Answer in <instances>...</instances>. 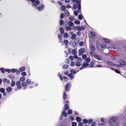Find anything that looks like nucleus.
<instances>
[{"label": "nucleus", "instance_id": "2", "mask_svg": "<svg viewBox=\"0 0 126 126\" xmlns=\"http://www.w3.org/2000/svg\"><path fill=\"white\" fill-rule=\"evenodd\" d=\"M69 108V107L68 105L67 104H65L64 106V110L63 111L62 113V114L63 115H64L65 117H66L67 115V113H65V110H67Z\"/></svg>", "mask_w": 126, "mask_h": 126}, {"label": "nucleus", "instance_id": "9", "mask_svg": "<svg viewBox=\"0 0 126 126\" xmlns=\"http://www.w3.org/2000/svg\"><path fill=\"white\" fill-rule=\"evenodd\" d=\"M79 56L80 54L83 53L85 52V49L84 48H81L79 50Z\"/></svg>", "mask_w": 126, "mask_h": 126}, {"label": "nucleus", "instance_id": "5", "mask_svg": "<svg viewBox=\"0 0 126 126\" xmlns=\"http://www.w3.org/2000/svg\"><path fill=\"white\" fill-rule=\"evenodd\" d=\"M77 30L79 31H80L81 30H83L84 29V27L83 26H77Z\"/></svg>", "mask_w": 126, "mask_h": 126}, {"label": "nucleus", "instance_id": "36", "mask_svg": "<svg viewBox=\"0 0 126 126\" xmlns=\"http://www.w3.org/2000/svg\"><path fill=\"white\" fill-rule=\"evenodd\" d=\"M68 43V41L67 40H64L63 42V44H64V45H66V44Z\"/></svg>", "mask_w": 126, "mask_h": 126}, {"label": "nucleus", "instance_id": "14", "mask_svg": "<svg viewBox=\"0 0 126 126\" xmlns=\"http://www.w3.org/2000/svg\"><path fill=\"white\" fill-rule=\"evenodd\" d=\"M90 34L91 35V37H95L96 35V34L95 32L91 31L90 32Z\"/></svg>", "mask_w": 126, "mask_h": 126}, {"label": "nucleus", "instance_id": "56", "mask_svg": "<svg viewBox=\"0 0 126 126\" xmlns=\"http://www.w3.org/2000/svg\"><path fill=\"white\" fill-rule=\"evenodd\" d=\"M78 18L80 19H82V16L81 15H79L78 16Z\"/></svg>", "mask_w": 126, "mask_h": 126}, {"label": "nucleus", "instance_id": "57", "mask_svg": "<svg viewBox=\"0 0 126 126\" xmlns=\"http://www.w3.org/2000/svg\"><path fill=\"white\" fill-rule=\"evenodd\" d=\"M86 61L87 62H89L90 61V59L89 58H87L86 60Z\"/></svg>", "mask_w": 126, "mask_h": 126}, {"label": "nucleus", "instance_id": "50", "mask_svg": "<svg viewBox=\"0 0 126 126\" xmlns=\"http://www.w3.org/2000/svg\"><path fill=\"white\" fill-rule=\"evenodd\" d=\"M68 34L67 33H64V37H67L68 36Z\"/></svg>", "mask_w": 126, "mask_h": 126}, {"label": "nucleus", "instance_id": "4", "mask_svg": "<svg viewBox=\"0 0 126 126\" xmlns=\"http://www.w3.org/2000/svg\"><path fill=\"white\" fill-rule=\"evenodd\" d=\"M74 1L75 2H76V4H78V9L80 10L81 9V6L80 5V1L79 0H74Z\"/></svg>", "mask_w": 126, "mask_h": 126}, {"label": "nucleus", "instance_id": "54", "mask_svg": "<svg viewBox=\"0 0 126 126\" xmlns=\"http://www.w3.org/2000/svg\"><path fill=\"white\" fill-rule=\"evenodd\" d=\"M106 47V46L105 45V44H102V46L101 47V48H105Z\"/></svg>", "mask_w": 126, "mask_h": 126}, {"label": "nucleus", "instance_id": "40", "mask_svg": "<svg viewBox=\"0 0 126 126\" xmlns=\"http://www.w3.org/2000/svg\"><path fill=\"white\" fill-rule=\"evenodd\" d=\"M73 8L75 9H76L78 8V5L76 4H74L73 5Z\"/></svg>", "mask_w": 126, "mask_h": 126}, {"label": "nucleus", "instance_id": "49", "mask_svg": "<svg viewBox=\"0 0 126 126\" xmlns=\"http://www.w3.org/2000/svg\"><path fill=\"white\" fill-rule=\"evenodd\" d=\"M27 83H28L30 84L31 83V81L29 79H27L26 80Z\"/></svg>", "mask_w": 126, "mask_h": 126}, {"label": "nucleus", "instance_id": "61", "mask_svg": "<svg viewBox=\"0 0 126 126\" xmlns=\"http://www.w3.org/2000/svg\"><path fill=\"white\" fill-rule=\"evenodd\" d=\"M61 36H62L61 34L58 35V38L59 40H60Z\"/></svg>", "mask_w": 126, "mask_h": 126}, {"label": "nucleus", "instance_id": "22", "mask_svg": "<svg viewBox=\"0 0 126 126\" xmlns=\"http://www.w3.org/2000/svg\"><path fill=\"white\" fill-rule=\"evenodd\" d=\"M68 67V66L67 64L64 65L63 66V69H66Z\"/></svg>", "mask_w": 126, "mask_h": 126}, {"label": "nucleus", "instance_id": "27", "mask_svg": "<svg viewBox=\"0 0 126 126\" xmlns=\"http://www.w3.org/2000/svg\"><path fill=\"white\" fill-rule=\"evenodd\" d=\"M66 8V7L65 6H62L61 7V10L62 11L64 10Z\"/></svg>", "mask_w": 126, "mask_h": 126}, {"label": "nucleus", "instance_id": "60", "mask_svg": "<svg viewBox=\"0 0 126 126\" xmlns=\"http://www.w3.org/2000/svg\"><path fill=\"white\" fill-rule=\"evenodd\" d=\"M59 77L60 78V79L61 80H62L63 79V78L60 75H59Z\"/></svg>", "mask_w": 126, "mask_h": 126}, {"label": "nucleus", "instance_id": "18", "mask_svg": "<svg viewBox=\"0 0 126 126\" xmlns=\"http://www.w3.org/2000/svg\"><path fill=\"white\" fill-rule=\"evenodd\" d=\"M66 30L67 31H70L72 29V28L71 27H70L69 26H67L66 27Z\"/></svg>", "mask_w": 126, "mask_h": 126}, {"label": "nucleus", "instance_id": "10", "mask_svg": "<svg viewBox=\"0 0 126 126\" xmlns=\"http://www.w3.org/2000/svg\"><path fill=\"white\" fill-rule=\"evenodd\" d=\"M89 65V63H84L82 65V68H80V70H81L82 69H83V68H85V67L88 66Z\"/></svg>", "mask_w": 126, "mask_h": 126}, {"label": "nucleus", "instance_id": "6", "mask_svg": "<svg viewBox=\"0 0 126 126\" xmlns=\"http://www.w3.org/2000/svg\"><path fill=\"white\" fill-rule=\"evenodd\" d=\"M39 3V1L38 0H37L35 1V4L33 3L32 4V5L33 7H37V5H38Z\"/></svg>", "mask_w": 126, "mask_h": 126}, {"label": "nucleus", "instance_id": "39", "mask_svg": "<svg viewBox=\"0 0 126 126\" xmlns=\"http://www.w3.org/2000/svg\"><path fill=\"white\" fill-rule=\"evenodd\" d=\"M22 85L23 86H25L27 85V84L25 82H23L22 83Z\"/></svg>", "mask_w": 126, "mask_h": 126}, {"label": "nucleus", "instance_id": "12", "mask_svg": "<svg viewBox=\"0 0 126 126\" xmlns=\"http://www.w3.org/2000/svg\"><path fill=\"white\" fill-rule=\"evenodd\" d=\"M12 89L11 87H8L6 89L7 91L8 92H10L12 90Z\"/></svg>", "mask_w": 126, "mask_h": 126}, {"label": "nucleus", "instance_id": "19", "mask_svg": "<svg viewBox=\"0 0 126 126\" xmlns=\"http://www.w3.org/2000/svg\"><path fill=\"white\" fill-rule=\"evenodd\" d=\"M90 53L92 56H94H94L95 55V53L93 51H90Z\"/></svg>", "mask_w": 126, "mask_h": 126}, {"label": "nucleus", "instance_id": "58", "mask_svg": "<svg viewBox=\"0 0 126 126\" xmlns=\"http://www.w3.org/2000/svg\"><path fill=\"white\" fill-rule=\"evenodd\" d=\"M5 71L6 72H7L8 73H10V71H11V70L10 69H6L5 70Z\"/></svg>", "mask_w": 126, "mask_h": 126}, {"label": "nucleus", "instance_id": "34", "mask_svg": "<svg viewBox=\"0 0 126 126\" xmlns=\"http://www.w3.org/2000/svg\"><path fill=\"white\" fill-rule=\"evenodd\" d=\"M65 62L66 63H68L69 62V59H66L65 61Z\"/></svg>", "mask_w": 126, "mask_h": 126}, {"label": "nucleus", "instance_id": "42", "mask_svg": "<svg viewBox=\"0 0 126 126\" xmlns=\"http://www.w3.org/2000/svg\"><path fill=\"white\" fill-rule=\"evenodd\" d=\"M93 120L92 119H90L88 120V123L89 124H90L93 121Z\"/></svg>", "mask_w": 126, "mask_h": 126}, {"label": "nucleus", "instance_id": "44", "mask_svg": "<svg viewBox=\"0 0 126 126\" xmlns=\"http://www.w3.org/2000/svg\"><path fill=\"white\" fill-rule=\"evenodd\" d=\"M64 15L63 14V13H62L61 14V15L60 16V18L61 19H63L64 17Z\"/></svg>", "mask_w": 126, "mask_h": 126}, {"label": "nucleus", "instance_id": "47", "mask_svg": "<svg viewBox=\"0 0 126 126\" xmlns=\"http://www.w3.org/2000/svg\"><path fill=\"white\" fill-rule=\"evenodd\" d=\"M4 91V89L3 88H1L0 89V91L1 93L3 92Z\"/></svg>", "mask_w": 126, "mask_h": 126}, {"label": "nucleus", "instance_id": "41", "mask_svg": "<svg viewBox=\"0 0 126 126\" xmlns=\"http://www.w3.org/2000/svg\"><path fill=\"white\" fill-rule=\"evenodd\" d=\"M16 69H12L11 70V71L12 73H14L16 72Z\"/></svg>", "mask_w": 126, "mask_h": 126}, {"label": "nucleus", "instance_id": "63", "mask_svg": "<svg viewBox=\"0 0 126 126\" xmlns=\"http://www.w3.org/2000/svg\"><path fill=\"white\" fill-rule=\"evenodd\" d=\"M77 26L75 27V26H73L72 27V28L73 29H74L75 30H77Z\"/></svg>", "mask_w": 126, "mask_h": 126}, {"label": "nucleus", "instance_id": "38", "mask_svg": "<svg viewBox=\"0 0 126 126\" xmlns=\"http://www.w3.org/2000/svg\"><path fill=\"white\" fill-rule=\"evenodd\" d=\"M69 58L70 59V60L71 61H72L73 60L74 58L73 57V56H69Z\"/></svg>", "mask_w": 126, "mask_h": 126}, {"label": "nucleus", "instance_id": "3", "mask_svg": "<svg viewBox=\"0 0 126 126\" xmlns=\"http://www.w3.org/2000/svg\"><path fill=\"white\" fill-rule=\"evenodd\" d=\"M119 61L120 63V64H117V65H116V66L118 67H122L126 65V63L124 61L122 60H119Z\"/></svg>", "mask_w": 126, "mask_h": 126}, {"label": "nucleus", "instance_id": "31", "mask_svg": "<svg viewBox=\"0 0 126 126\" xmlns=\"http://www.w3.org/2000/svg\"><path fill=\"white\" fill-rule=\"evenodd\" d=\"M83 122L84 124L88 123V120L86 119H83Z\"/></svg>", "mask_w": 126, "mask_h": 126}, {"label": "nucleus", "instance_id": "37", "mask_svg": "<svg viewBox=\"0 0 126 126\" xmlns=\"http://www.w3.org/2000/svg\"><path fill=\"white\" fill-rule=\"evenodd\" d=\"M77 123L75 122H72V126H76Z\"/></svg>", "mask_w": 126, "mask_h": 126}, {"label": "nucleus", "instance_id": "59", "mask_svg": "<svg viewBox=\"0 0 126 126\" xmlns=\"http://www.w3.org/2000/svg\"><path fill=\"white\" fill-rule=\"evenodd\" d=\"M74 58L76 59H77L78 58V57L76 55H74V56H73Z\"/></svg>", "mask_w": 126, "mask_h": 126}, {"label": "nucleus", "instance_id": "15", "mask_svg": "<svg viewBox=\"0 0 126 126\" xmlns=\"http://www.w3.org/2000/svg\"><path fill=\"white\" fill-rule=\"evenodd\" d=\"M80 61H77L76 62V65L77 66H79L81 65V64Z\"/></svg>", "mask_w": 126, "mask_h": 126}, {"label": "nucleus", "instance_id": "62", "mask_svg": "<svg viewBox=\"0 0 126 126\" xmlns=\"http://www.w3.org/2000/svg\"><path fill=\"white\" fill-rule=\"evenodd\" d=\"M100 120L102 122H103L104 120V118H100Z\"/></svg>", "mask_w": 126, "mask_h": 126}, {"label": "nucleus", "instance_id": "1", "mask_svg": "<svg viewBox=\"0 0 126 126\" xmlns=\"http://www.w3.org/2000/svg\"><path fill=\"white\" fill-rule=\"evenodd\" d=\"M108 124L109 126H119V123L118 118L115 116L111 117L109 119Z\"/></svg>", "mask_w": 126, "mask_h": 126}, {"label": "nucleus", "instance_id": "20", "mask_svg": "<svg viewBox=\"0 0 126 126\" xmlns=\"http://www.w3.org/2000/svg\"><path fill=\"white\" fill-rule=\"evenodd\" d=\"M19 80L21 81H23L25 80V78L24 77H20L19 79Z\"/></svg>", "mask_w": 126, "mask_h": 126}, {"label": "nucleus", "instance_id": "51", "mask_svg": "<svg viewBox=\"0 0 126 126\" xmlns=\"http://www.w3.org/2000/svg\"><path fill=\"white\" fill-rule=\"evenodd\" d=\"M90 47L91 48V49L92 50H94L95 49V47L91 45Z\"/></svg>", "mask_w": 126, "mask_h": 126}, {"label": "nucleus", "instance_id": "33", "mask_svg": "<svg viewBox=\"0 0 126 126\" xmlns=\"http://www.w3.org/2000/svg\"><path fill=\"white\" fill-rule=\"evenodd\" d=\"M87 57V55L85 54H84L82 55V57L83 59H85Z\"/></svg>", "mask_w": 126, "mask_h": 126}, {"label": "nucleus", "instance_id": "45", "mask_svg": "<svg viewBox=\"0 0 126 126\" xmlns=\"http://www.w3.org/2000/svg\"><path fill=\"white\" fill-rule=\"evenodd\" d=\"M0 70L2 73H4L5 72V70L3 68H1L0 69Z\"/></svg>", "mask_w": 126, "mask_h": 126}, {"label": "nucleus", "instance_id": "30", "mask_svg": "<svg viewBox=\"0 0 126 126\" xmlns=\"http://www.w3.org/2000/svg\"><path fill=\"white\" fill-rule=\"evenodd\" d=\"M64 14L66 16H68L69 14L68 13V10H65L64 12Z\"/></svg>", "mask_w": 126, "mask_h": 126}, {"label": "nucleus", "instance_id": "13", "mask_svg": "<svg viewBox=\"0 0 126 126\" xmlns=\"http://www.w3.org/2000/svg\"><path fill=\"white\" fill-rule=\"evenodd\" d=\"M102 41L103 42H105L106 43H110V41H109V40L107 38H104L102 39Z\"/></svg>", "mask_w": 126, "mask_h": 126}, {"label": "nucleus", "instance_id": "11", "mask_svg": "<svg viewBox=\"0 0 126 126\" xmlns=\"http://www.w3.org/2000/svg\"><path fill=\"white\" fill-rule=\"evenodd\" d=\"M70 86L71 85L70 84H69L68 83H67L64 91L65 92V91H68L69 90V88H70Z\"/></svg>", "mask_w": 126, "mask_h": 126}, {"label": "nucleus", "instance_id": "55", "mask_svg": "<svg viewBox=\"0 0 126 126\" xmlns=\"http://www.w3.org/2000/svg\"><path fill=\"white\" fill-rule=\"evenodd\" d=\"M74 14L75 16H77L78 15V13L77 11H74Z\"/></svg>", "mask_w": 126, "mask_h": 126}, {"label": "nucleus", "instance_id": "29", "mask_svg": "<svg viewBox=\"0 0 126 126\" xmlns=\"http://www.w3.org/2000/svg\"><path fill=\"white\" fill-rule=\"evenodd\" d=\"M76 120L78 122H79L81 121V119L79 117H77L76 118Z\"/></svg>", "mask_w": 126, "mask_h": 126}, {"label": "nucleus", "instance_id": "46", "mask_svg": "<svg viewBox=\"0 0 126 126\" xmlns=\"http://www.w3.org/2000/svg\"><path fill=\"white\" fill-rule=\"evenodd\" d=\"M76 35L75 34H74L71 36V38L72 39H74L76 37Z\"/></svg>", "mask_w": 126, "mask_h": 126}, {"label": "nucleus", "instance_id": "24", "mask_svg": "<svg viewBox=\"0 0 126 126\" xmlns=\"http://www.w3.org/2000/svg\"><path fill=\"white\" fill-rule=\"evenodd\" d=\"M25 70V67H21L20 68V72H22L24 71Z\"/></svg>", "mask_w": 126, "mask_h": 126}, {"label": "nucleus", "instance_id": "48", "mask_svg": "<svg viewBox=\"0 0 126 126\" xmlns=\"http://www.w3.org/2000/svg\"><path fill=\"white\" fill-rule=\"evenodd\" d=\"M21 75L22 76H25L26 75V73L25 72H22L21 73Z\"/></svg>", "mask_w": 126, "mask_h": 126}, {"label": "nucleus", "instance_id": "7", "mask_svg": "<svg viewBox=\"0 0 126 126\" xmlns=\"http://www.w3.org/2000/svg\"><path fill=\"white\" fill-rule=\"evenodd\" d=\"M20 82L19 81H17L16 83V85L17 86V88L19 89L22 88L21 86L20 85Z\"/></svg>", "mask_w": 126, "mask_h": 126}, {"label": "nucleus", "instance_id": "43", "mask_svg": "<svg viewBox=\"0 0 126 126\" xmlns=\"http://www.w3.org/2000/svg\"><path fill=\"white\" fill-rule=\"evenodd\" d=\"M75 23L76 24H79L80 22L79 21H74Z\"/></svg>", "mask_w": 126, "mask_h": 126}, {"label": "nucleus", "instance_id": "21", "mask_svg": "<svg viewBox=\"0 0 126 126\" xmlns=\"http://www.w3.org/2000/svg\"><path fill=\"white\" fill-rule=\"evenodd\" d=\"M74 25V23L71 21H70L69 22L68 25L70 27L73 26Z\"/></svg>", "mask_w": 126, "mask_h": 126}, {"label": "nucleus", "instance_id": "28", "mask_svg": "<svg viewBox=\"0 0 126 126\" xmlns=\"http://www.w3.org/2000/svg\"><path fill=\"white\" fill-rule=\"evenodd\" d=\"M60 24V25H63L64 23L62 19H60L59 21Z\"/></svg>", "mask_w": 126, "mask_h": 126}, {"label": "nucleus", "instance_id": "25", "mask_svg": "<svg viewBox=\"0 0 126 126\" xmlns=\"http://www.w3.org/2000/svg\"><path fill=\"white\" fill-rule=\"evenodd\" d=\"M70 71L71 73L72 74H74L76 73V71L72 69H71Z\"/></svg>", "mask_w": 126, "mask_h": 126}, {"label": "nucleus", "instance_id": "23", "mask_svg": "<svg viewBox=\"0 0 126 126\" xmlns=\"http://www.w3.org/2000/svg\"><path fill=\"white\" fill-rule=\"evenodd\" d=\"M15 82L13 81V80H12V81L11 82V86L12 87H13L15 85Z\"/></svg>", "mask_w": 126, "mask_h": 126}, {"label": "nucleus", "instance_id": "53", "mask_svg": "<svg viewBox=\"0 0 126 126\" xmlns=\"http://www.w3.org/2000/svg\"><path fill=\"white\" fill-rule=\"evenodd\" d=\"M83 123L81 122H79L78 123L79 126H82Z\"/></svg>", "mask_w": 126, "mask_h": 126}, {"label": "nucleus", "instance_id": "8", "mask_svg": "<svg viewBox=\"0 0 126 126\" xmlns=\"http://www.w3.org/2000/svg\"><path fill=\"white\" fill-rule=\"evenodd\" d=\"M94 57L98 60H101L102 59V57L101 56L97 54L94 56Z\"/></svg>", "mask_w": 126, "mask_h": 126}, {"label": "nucleus", "instance_id": "16", "mask_svg": "<svg viewBox=\"0 0 126 126\" xmlns=\"http://www.w3.org/2000/svg\"><path fill=\"white\" fill-rule=\"evenodd\" d=\"M71 73H70L68 74V76L71 79H73L74 77V76Z\"/></svg>", "mask_w": 126, "mask_h": 126}, {"label": "nucleus", "instance_id": "17", "mask_svg": "<svg viewBox=\"0 0 126 126\" xmlns=\"http://www.w3.org/2000/svg\"><path fill=\"white\" fill-rule=\"evenodd\" d=\"M77 53V52L76 50L75 49H72V54L73 55H75Z\"/></svg>", "mask_w": 126, "mask_h": 126}, {"label": "nucleus", "instance_id": "64", "mask_svg": "<svg viewBox=\"0 0 126 126\" xmlns=\"http://www.w3.org/2000/svg\"><path fill=\"white\" fill-rule=\"evenodd\" d=\"M124 126H126V119L125 121L124 122Z\"/></svg>", "mask_w": 126, "mask_h": 126}, {"label": "nucleus", "instance_id": "35", "mask_svg": "<svg viewBox=\"0 0 126 126\" xmlns=\"http://www.w3.org/2000/svg\"><path fill=\"white\" fill-rule=\"evenodd\" d=\"M60 30L61 33L62 34L64 32V31L63 28H60Z\"/></svg>", "mask_w": 126, "mask_h": 126}, {"label": "nucleus", "instance_id": "52", "mask_svg": "<svg viewBox=\"0 0 126 126\" xmlns=\"http://www.w3.org/2000/svg\"><path fill=\"white\" fill-rule=\"evenodd\" d=\"M115 71L116 72L118 73L119 74L120 73V71L117 69H115Z\"/></svg>", "mask_w": 126, "mask_h": 126}, {"label": "nucleus", "instance_id": "26", "mask_svg": "<svg viewBox=\"0 0 126 126\" xmlns=\"http://www.w3.org/2000/svg\"><path fill=\"white\" fill-rule=\"evenodd\" d=\"M63 98L64 99H66V94L64 92L63 93Z\"/></svg>", "mask_w": 126, "mask_h": 126}, {"label": "nucleus", "instance_id": "32", "mask_svg": "<svg viewBox=\"0 0 126 126\" xmlns=\"http://www.w3.org/2000/svg\"><path fill=\"white\" fill-rule=\"evenodd\" d=\"M72 110L71 109H69L68 110L67 113L68 114H71L72 113Z\"/></svg>", "mask_w": 126, "mask_h": 126}]
</instances>
